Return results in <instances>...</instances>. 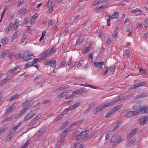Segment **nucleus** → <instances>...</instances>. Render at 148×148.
I'll return each instance as SVG.
<instances>
[{
    "instance_id": "obj_57",
    "label": "nucleus",
    "mask_w": 148,
    "mask_h": 148,
    "mask_svg": "<svg viewBox=\"0 0 148 148\" xmlns=\"http://www.w3.org/2000/svg\"><path fill=\"white\" fill-rule=\"evenodd\" d=\"M83 61L80 60L78 64L77 65V68H79L80 67V66L82 65L83 64Z\"/></svg>"
},
{
    "instance_id": "obj_25",
    "label": "nucleus",
    "mask_w": 148,
    "mask_h": 148,
    "mask_svg": "<svg viewBox=\"0 0 148 148\" xmlns=\"http://www.w3.org/2000/svg\"><path fill=\"white\" fill-rule=\"evenodd\" d=\"M119 17V14L118 12H116L111 16V18L112 19H116Z\"/></svg>"
},
{
    "instance_id": "obj_28",
    "label": "nucleus",
    "mask_w": 148,
    "mask_h": 148,
    "mask_svg": "<svg viewBox=\"0 0 148 148\" xmlns=\"http://www.w3.org/2000/svg\"><path fill=\"white\" fill-rule=\"evenodd\" d=\"M37 14H35L31 17L30 21V23L31 24H32L34 22L35 19L37 18Z\"/></svg>"
},
{
    "instance_id": "obj_55",
    "label": "nucleus",
    "mask_w": 148,
    "mask_h": 148,
    "mask_svg": "<svg viewBox=\"0 0 148 148\" xmlns=\"http://www.w3.org/2000/svg\"><path fill=\"white\" fill-rule=\"evenodd\" d=\"M139 72L142 73H146L145 71L143 69V68H139Z\"/></svg>"
},
{
    "instance_id": "obj_45",
    "label": "nucleus",
    "mask_w": 148,
    "mask_h": 148,
    "mask_svg": "<svg viewBox=\"0 0 148 148\" xmlns=\"http://www.w3.org/2000/svg\"><path fill=\"white\" fill-rule=\"evenodd\" d=\"M17 35H18V33H17V32H14V33L13 34V36L12 37V39L13 40H15L16 39V38L17 36Z\"/></svg>"
},
{
    "instance_id": "obj_9",
    "label": "nucleus",
    "mask_w": 148,
    "mask_h": 148,
    "mask_svg": "<svg viewBox=\"0 0 148 148\" xmlns=\"http://www.w3.org/2000/svg\"><path fill=\"white\" fill-rule=\"evenodd\" d=\"M115 138L113 137L111 138L110 142L111 143H113L114 142L113 144L114 145H116L122 141L123 139V137L122 136L120 137L117 140H115Z\"/></svg>"
},
{
    "instance_id": "obj_7",
    "label": "nucleus",
    "mask_w": 148,
    "mask_h": 148,
    "mask_svg": "<svg viewBox=\"0 0 148 148\" xmlns=\"http://www.w3.org/2000/svg\"><path fill=\"white\" fill-rule=\"evenodd\" d=\"M33 102L34 101L31 99L27 100L22 103V107L24 108H27V109L32 104Z\"/></svg>"
},
{
    "instance_id": "obj_5",
    "label": "nucleus",
    "mask_w": 148,
    "mask_h": 148,
    "mask_svg": "<svg viewBox=\"0 0 148 148\" xmlns=\"http://www.w3.org/2000/svg\"><path fill=\"white\" fill-rule=\"evenodd\" d=\"M122 106V105L116 106L114 108L110 110V112L108 113L106 116V118H108L112 115L114 114L115 112L120 109Z\"/></svg>"
},
{
    "instance_id": "obj_60",
    "label": "nucleus",
    "mask_w": 148,
    "mask_h": 148,
    "mask_svg": "<svg viewBox=\"0 0 148 148\" xmlns=\"http://www.w3.org/2000/svg\"><path fill=\"white\" fill-rule=\"evenodd\" d=\"M40 117L41 115L40 114H38L36 116L34 119L38 121V120L40 118Z\"/></svg>"
},
{
    "instance_id": "obj_16",
    "label": "nucleus",
    "mask_w": 148,
    "mask_h": 148,
    "mask_svg": "<svg viewBox=\"0 0 148 148\" xmlns=\"http://www.w3.org/2000/svg\"><path fill=\"white\" fill-rule=\"evenodd\" d=\"M70 130H69L66 129L65 130H64V132H62L60 135V139H63V140H64V137L69 132Z\"/></svg>"
},
{
    "instance_id": "obj_39",
    "label": "nucleus",
    "mask_w": 148,
    "mask_h": 148,
    "mask_svg": "<svg viewBox=\"0 0 148 148\" xmlns=\"http://www.w3.org/2000/svg\"><path fill=\"white\" fill-rule=\"evenodd\" d=\"M24 108L21 110V112L18 114V116H21L27 110V108Z\"/></svg>"
},
{
    "instance_id": "obj_52",
    "label": "nucleus",
    "mask_w": 148,
    "mask_h": 148,
    "mask_svg": "<svg viewBox=\"0 0 148 148\" xmlns=\"http://www.w3.org/2000/svg\"><path fill=\"white\" fill-rule=\"evenodd\" d=\"M93 55L92 53H90L88 56V59L89 60L91 59V63L92 62Z\"/></svg>"
},
{
    "instance_id": "obj_64",
    "label": "nucleus",
    "mask_w": 148,
    "mask_h": 148,
    "mask_svg": "<svg viewBox=\"0 0 148 148\" xmlns=\"http://www.w3.org/2000/svg\"><path fill=\"white\" fill-rule=\"evenodd\" d=\"M29 143L27 141L25 144L22 146L21 148H25L28 145Z\"/></svg>"
},
{
    "instance_id": "obj_13",
    "label": "nucleus",
    "mask_w": 148,
    "mask_h": 148,
    "mask_svg": "<svg viewBox=\"0 0 148 148\" xmlns=\"http://www.w3.org/2000/svg\"><path fill=\"white\" fill-rule=\"evenodd\" d=\"M94 132V131L92 130L89 131L86 135L83 138V142L87 140L89 137L92 135Z\"/></svg>"
},
{
    "instance_id": "obj_14",
    "label": "nucleus",
    "mask_w": 148,
    "mask_h": 148,
    "mask_svg": "<svg viewBox=\"0 0 148 148\" xmlns=\"http://www.w3.org/2000/svg\"><path fill=\"white\" fill-rule=\"evenodd\" d=\"M51 54H50V53L49 50L46 51L44 53L41 55V60H45L46 57L49 56Z\"/></svg>"
},
{
    "instance_id": "obj_10",
    "label": "nucleus",
    "mask_w": 148,
    "mask_h": 148,
    "mask_svg": "<svg viewBox=\"0 0 148 148\" xmlns=\"http://www.w3.org/2000/svg\"><path fill=\"white\" fill-rule=\"evenodd\" d=\"M56 64V61L54 59H51L49 61L46 62H45V65H49L51 67H54Z\"/></svg>"
},
{
    "instance_id": "obj_2",
    "label": "nucleus",
    "mask_w": 148,
    "mask_h": 148,
    "mask_svg": "<svg viewBox=\"0 0 148 148\" xmlns=\"http://www.w3.org/2000/svg\"><path fill=\"white\" fill-rule=\"evenodd\" d=\"M133 95L132 94H130L128 95L121 97V98L119 99L118 100H115L110 102L103 103L101 105L97 106L94 109L93 111L92 114H97L101 111L104 109L105 108L112 106L118 101L123 99H126L128 98L133 97Z\"/></svg>"
},
{
    "instance_id": "obj_44",
    "label": "nucleus",
    "mask_w": 148,
    "mask_h": 148,
    "mask_svg": "<svg viewBox=\"0 0 148 148\" xmlns=\"http://www.w3.org/2000/svg\"><path fill=\"white\" fill-rule=\"evenodd\" d=\"M38 122L34 118L33 119L30 123L29 124V125H34L36 123Z\"/></svg>"
},
{
    "instance_id": "obj_58",
    "label": "nucleus",
    "mask_w": 148,
    "mask_h": 148,
    "mask_svg": "<svg viewBox=\"0 0 148 148\" xmlns=\"http://www.w3.org/2000/svg\"><path fill=\"white\" fill-rule=\"evenodd\" d=\"M49 50V52L50 53V54H51L54 53L56 51L55 49H54L53 47L51 48Z\"/></svg>"
},
{
    "instance_id": "obj_26",
    "label": "nucleus",
    "mask_w": 148,
    "mask_h": 148,
    "mask_svg": "<svg viewBox=\"0 0 148 148\" xmlns=\"http://www.w3.org/2000/svg\"><path fill=\"white\" fill-rule=\"evenodd\" d=\"M63 141V139L62 138L58 140L55 145V148H60V145Z\"/></svg>"
},
{
    "instance_id": "obj_29",
    "label": "nucleus",
    "mask_w": 148,
    "mask_h": 148,
    "mask_svg": "<svg viewBox=\"0 0 148 148\" xmlns=\"http://www.w3.org/2000/svg\"><path fill=\"white\" fill-rule=\"evenodd\" d=\"M18 96V94H15L11 97H10V98L8 99L7 100V101H11V100H13L16 98H17Z\"/></svg>"
},
{
    "instance_id": "obj_43",
    "label": "nucleus",
    "mask_w": 148,
    "mask_h": 148,
    "mask_svg": "<svg viewBox=\"0 0 148 148\" xmlns=\"http://www.w3.org/2000/svg\"><path fill=\"white\" fill-rule=\"evenodd\" d=\"M45 131L44 129H41L39 130V132L37 133V135L38 136H40Z\"/></svg>"
},
{
    "instance_id": "obj_20",
    "label": "nucleus",
    "mask_w": 148,
    "mask_h": 148,
    "mask_svg": "<svg viewBox=\"0 0 148 148\" xmlns=\"http://www.w3.org/2000/svg\"><path fill=\"white\" fill-rule=\"evenodd\" d=\"M9 42V39L7 37L5 38L2 39L0 41L1 43L3 45H4L8 44Z\"/></svg>"
},
{
    "instance_id": "obj_49",
    "label": "nucleus",
    "mask_w": 148,
    "mask_h": 148,
    "mask_svg": "<svg viewBox=\"0 0 148 148\" xmlns=\"http://www.w3.org/2000/svg\"><path fill=\"white\" fill-rule=\"evenodd\" d=\"M53 6H51L50 8L48 11V13L50 14L53 11Z\"/></svg>"
},
{
    "instance_id": "obj_42",
    "label": "nucleus",
    "mask_w": 148,
    "mask_h": 148,
    "mask_svg": "<svg viewBox=\"0 0 148 148\" xmlns=\"http://www.w3.org/2000/svg\"><path fill=\"white\" fill-rule=\"evenodd\" d=\"M26 39V36L25 35H23V37L21 40L20 43L21 44H22L25 41Z\"/></svg>"
},
{
    "instance_id": "obj_3",
    "label": "nucleus",
    "mask_w": 148,
    "mask_h": 148,
    "mask_svg": "<svg viewBox=\"0 0 148 148\" xmlns=\"http://www.w3.org/2000/svg\"><path fill=\"white\" fill-rule=\"evenodd\" d=\"M89 90V89H87L83 87L73 92L72 93L71 95L73 97L75 96L76 95L80 93L87 92Z\"/></svg>"
},
{
    "instance_id": "obj_35",
    "label": "nucleus",
    "mask_w": 148,
    "mask_h": 148,
    "mask_svg": "<svg viewBox=\"0 0 148 148\" xmlns=\"http://www.w3.org/2000/svg\"><path fill=\"white\" fill-rule=\"evenodd\" d=\"M63 116V114H60L57 117L54 119V121H59Z\"/></svg>"
},
{
    "instance_id": "obj_50",
    "label": "nucleus",
    "mask_w": 148,
    "mask_h": 148,
    "mask_svg": "<svg viewBox=\"0 0 148 148\" xmlns=\"http://www.w3.org/2000/svg\"><path fill=\"white\" fill-rule=\"evenodd\" d=\"M120 126L119 123H118L114 128L113 130H112V132L116 130L117 128H118Z\"/></svg>"
},
{
    "instance_id": "obj_56",
    "label": "nucleus",
    "mask_w": 148,
    "mask_h": 148,
    "mask_svg": "<svg viewBox=\"0 0 148 148\" xmlns=\"http://www.w3.org/2000/svg\"><path fill=\"white\" fill-rule=\"evenodd\" d=\"M118 34V33L115 31H114L112 34V36L113 37L116 38Z\"/></svg>"
},
{
    "instance_id": "obj_63",
    "label": "nucleus",
    "mask_w": 148,
    "mask_h": 148,
    "mask_svg": "<svg viewBox=\"0 0 148 148\" xmlns=\"http://www.w3.org/2000/svg\"><path fill=\"white\" fill-rule=\"evenodd\" d=\"M10 110L8 108L5 110V114H6L8 113H9V112H11Z\"/></svg>"
},
{
    "instance_id": "obj_59",
    "label": "nucleus",
    "mask_w": 148,
    "mask_h": 148,
    "mask_svg": "<svg viewBox=\"0 0 148 148\" xmlns=\"http://www.w3.org/2000/svg\"><path fill=\"white\" fill-rule=\"evenodd\" d=\"M38 61V60L36 59V58H34L33 60V62H32L33 63V65H34V64H35Z\"/></svg>"
},
{
    "instance_id": "obj_47",
    "label": "nucleus",
    "mask_w": 148,
    "mask_h": 148,
    "mask_svg": "<svg viewBox=\"0 0 148 148\" xmlns=\"http://www.w3.org/2000/svg\"><path fill=\"white\" fill-rule=\"evenodd\" d=\"M126 56L127 58H128L130 56V51L129 49H126L125 50Z\"/></svg>"
},
{
    "instance_id": "obj_12",
    "label": "nucleus",
    "mask_w": 148,
    "mask_h": 148,
    "mask_svg": "<svg viewBox=\"0 0 148 148\" xmlns=\"http://www.w3.org/2000/svg\"><path fill=\"white\" fill-rule=\"evenodd\" d=\"M33 54L31 53H24L23 56V59L24 60L27 61L32 59L31 56H32Z\"/></svg>"
},
{
    "instance_id": "obj_46",
    "label": "nucleus",
    "mask_w": 148,
    "mask_h": 148,
    "mask_svg": "<svg viewBox=\"0 0 148 148\" xmlns=\"http://www.w3.org/2000/svg\"><path fill=\"white\" fill-rule=\"evenodd\" d=\"M21 53H18L15 55L14 57L16 59H18L21 58Z\"/></svg>"
},
{
    "instance_id": "obj_51",
    "label": "nucleus",
    "mask_w": 148,
    "mask_h": 148,
    "mask_svg": "<svg viewBox=\"0 0 148 148\" xmlns=\"http://www.w3.org/2000/svg\"><path fill=\"white\" fill-rule=\"evenodd\" d=\"M115 68V66L114 65H111L109 69V70L110 71H113L114 69Z\"/></svg>"
},
{
    "instance_id": "obj_53",
    "label": "nucleus",
    "mask_w": 148,
    "mask_h": 148,
    "mask_svg": "<svg viewBox=\"0 0 148 148\" xmlns=\"http://www.w3.org/2000/svg\"><path fill=\"white\" fill-rule=\"evenodd\" d=\"M5 56V53L4 52H2L0 55V59H2L4 58Z\"/></svg>"
},
{
    "instance_id": "obj_54",
    "label": "nucleus",
    "mask_w": 148,
    "mask_h": 148,
    "mask_svg": "<svg viewBox=\"0 0 148 148\" xmlns=\"http://www.w3.org/2000/svg\"><path fill=\"white\" fill-rule=\"evenodd\" d=\"M81 103H76L73 104V105L74 108H76L77 107H78L80 105Z\"/></svg>"
},
{
    "instance_id": "obj_18",
    "label": "nucleus",
    "mask_w": 148,
    "mask_h": 148,
    "mask_svg": "<svg viewBox=\"0 0 148 148\" xmlns=\"http://www.w3.org/2000/svg\"><path fill=\"white\" fill-rule=\"evenodd\" d=\"M88 130L87 129H85V130L81 133L80 135L77 138H76V141H77L80 139L83 136L86 134Z\"/></svg>"
},
{
    "instance_id": "obj_48",
    "label": "nucleus",
    "mask_w": 148,
    "mask_h": 148,
    "mask_svg": "<svg viewBox=\"0 0 148 148\" xmlns=\"http://www.w3.org/2000/svg\"><path fill=\"white\" fill-rule=\"evenodd\" d=\"M16 105V103H14L13 104V106H12L10 107H9L8 108L11 111H12L14 109L15 107V106Z\"/></svg>"
},
{
    "instance_id": "obj_32",
    "label": "nucleus",
    "mask_w": 148,
    "mask_h": 148,
    "mask_svg": "<svg viewBox=\"0 0 148 148\" xmlns=\"http://www.w3.org/2000/svg\"><path fill=\"white\" fill-rule=\"evenodd\" d=\"M12 26V23H11L6 28V30H5V32L6 34H8L9 32V31L11 29Z\"/></svg>"
},
{
    "instance_id": "obj_4",
    "label": "nucleus",
    "mask_w": 148,
    "mask_h": 148,
    "mask_svg": "<svg viewBox=\"0 0 148 148\" xmlns=\"http://www.w3.org/2000/svg\"><path fill=\"white\" fill-rule=\"evenodd\" d=\"M122 106V105L116 106L114 108L110 110V112L108 113L106 116V118H108L112 115L114 114L115 112L120 109Z\"/></svg>"
},
{
    "instance_id": "obj_17",
    "label": "nucleus",
    "mask_w": 148,
    "mask_h": 148,
    "mask_svg": "<svg viewBox=\"0 0 148 148\" xmlns=\"http://www.w3.org/2000/svg\"><path fill=\"white\" fill-rule=\"evenodd\" d=\"M69 123L67 121L64 123L57 128V131H56V132L60 131L64 128Z\"/></svg>"
},
{
    "instance_id": "obj_34",
    "label": "nucleus",
    "mask_w": 148,
    "mask_h": 148,
    "mask_svg": "<svg viewBox=\"0 0 148 148\" xmlns=\"http://www.w3.org/2000/svg\"><path fill=\"white\" fill-rule=\"evenodd\" d=\"M19 68V66H16L15 67L12 68L11 70L9 71V73H12L16 71L17 69Z\"/></svg>"
},
{
    "instance_id": "obj_24",
    "label": "nucleus",
    "mask_w": 148,
    "mask_h": 148,
    "mask_svg": "<svg viewBox=\"0 0 148 148\" xmlns=\"http://www.w3.org/2000/svg\"><path fill=\"white\" fill-rule=\"evenodd\" d=\"M137 131V129H135L133 130L132 132H131V133L130 134V135H129L127 138V139H129L130 138L133 137V136H134V135L135 134V133Z\"/></svg>"
},
{
    "instance_id": "obj_61",
    "label": "nucleus",
    "mask_w": 148,
    "mask_h": 148,
    "mask_svg": "<svg viewBox=\"0 0 148 148\" xmlns=\"http://www.w3.org/2000/svg\"><path fill=\"white\" fill-rule=\"evenodd\" d=\"M24 1L25 0H20L17 3V5L18 6H20Z\"/></svg>"
},
{
    "instance_id": "obj_21",
    "label": "nucleus",
    "mask_w": 148,
    "mask_h": 148,
    "mask_svg": "<svg viewBox=\"0 0 148 148\" xmlns=\"http://www.w3.org/2000/svg\"><path fill=\"white\" fill-rule=\"evenodd\" d=\"M9 79L8 77H6L0 81V86H2L7 82Z\"/></svg>"
},
{
    "instance_id": "obj_40",
    "label": "nucleus",
    "mask_w": 148,
    "mask_h": 148,
    "mask_svg": "<svg viewBox=\"0 0 148 148\" xmlns=\"http://www.w3.org/2000/svg\"><path fill=\"white\" fill-rule=\"evenodd\" d=\"M14 134L12 133L10 134L9 135L6 137V140L8 141L10 140L14 136Z\"/></svg>"
},
{
    "instance_id": "obj_23",
    "label": "nucleus",
    "mask_w": 148,
    "mask_h": 148,
    "mask_svg": "<svg viewBox=\"0 0 148 148\" xmlns=\"http://www.w3.org/2000/svg\"><path fill=\"white\" fill-rule=\"evenodd\" d=\"M103 1H101V0H95L92 3V6H95L96 5L101 3Z\"/></svg>"
},
{
    "instance_id": "obj_6",
    "label": "nucleus",
    "mask_w": 148,
    "mask_h": 148,
    "mask_svg": "<svg viewBox=\"0 0 148 148\" xmlns=\"http://www.w3.org/2000/svg\"><path fill=\"white\" fill-rule=\"evenodd\" d=\"M36 111L34 110L28 113L25 116L24 118V121H27L29 119H31L36 114Z\"/></svg>"
},
{
    "instance_id": "obj_41",
    "label": "nucleus",
    "mask_w": 148,
    "mask_h": 148,
    "mask_svg": "<svg viewBox=\"0 0 148 148\" xmlns=\"http://www.w3.org/2000/svg\"><path fill=\"white\" fill-rule=\"evenodd\" d=\"M112 42V41L111 40V38L109 37L108 39L106 41V45H110Z\"/></svg>"
},
{
    "instance_id": "obj_31",
    "label": "nucleus",
    "mask_w": 148,
    "mask_h": 148,
    "mask_svg": "<svg viewBox=\"0 0 148 148\" xmlns=\"http://www.w3.org/2000/svg\"><path fill=\"white\" fill-rule=\"evenodd\" d=\"M33 66V63L32 62H27L25 64L24 66V68L25 69H26L27 67H30V66Z\"/></svg>"
},
{
    "instance_id": "obj_33",
    "label": "nucleus",
    "mask_w": 148,
    "mask_h": 148,
    "mask_svg": "<svg viewBox=\"0 0 148 148\" xmlns=\"http://www.w3.org/2000/svg\"><path fill=\"white\" fill-rule=\"evenodd\" d=\"M20 21L17 18L15 20L14 22V28H16L19 25Z\"/></svg>"
},
{
    "instance_id": "obj_11",
    "label": "nucleus",
    "mask_w": 148,
    "mask_h": 148,
    "mask_svg": "<svg viewBox=\"0 0 148 148\" xmlns=\"http://www.w3.org/2000/svg\"><path fill=\"white\" fill-rule=\"evenodd\" d=\"M93 66L96 68H99V69H102V66L104 64L103 62H98L95 61L93 62Z\"/></svg>"
},
{
    "instance_id": "obj_8",
    "label": "nucleus",
    "mask_w": 148,
    "mask_h": 148,
    "mask_svg": "<svg viewBox=\"0 0 148 148\" xmlns=\"http://www.w3.org/2000/svg\"><path fill=\"white\" fill-rule=\"evenodd\" d=\"M138 123L140 125H144L148 122V116H141L138 119Z\"/></svg>"
},
{
    "instance_id": "obj_19",
    "label": "nucleus",
    "mask_w": 148,
    "mask_h": 148,
    "mask_svg": "<svg viewBox=\"0 0 148 148\" xmlns=\"http://www.w3.org/2000/svg\"><path fill=\"white\" fill-rule=\"evenodd\" d=\"M108 4L107 2H105L103 3L100 6L97 7L94 9L95 11L99 10L103 8Z\"/></svg>"
},
{
    "instance_id": "obj_15",
    "label": "nucleus",
    "mask_w": 148,
    "mask_h": 148,
    "mask_svg": "<svg viewBox=\"0 0 148 148\" xmlns=\"http://www.w3.org/2000/svg\"><path fill=\"white\" fill-rule=\"evenodd\" d=\"M145 84V82H142L136 84V85L132 86V87L130 88V89H132L137 88L138 87L142 86L144 85Z\"/></svg>"
},
{
    "instance_id": "obj_1",
    "label": "nucleus",
    "mask_w": 148,
    "mask_h": 148,
    "mask_svg": "<svg viewBox=\"0 0 148 148\" xmlns=\"http://www.w3.org/2000/svg\"><path fill=\"white\" fill-rule=\"evenodd\" d=\"M134 111H127L125 116L130 118L138 115L139 114H146L148 113V106L146 105H134L132 108Z\"/></svg>"
},
{
    "instance_id": "obj_38",
    "label": "nucleus",
    "mask_w": 148,
    "mask_h": 148,
    "mask_svg": "<svg viewBox=\"0 0 148 148\" xmlns=\"http://www.w3.org/2000/svg\"><path fill=\"white\" fill-rule=\"evenodd\" d=\"M112 134V131H108L106 133V136L105 137V140H107L109 137V135Z\"/></svg>"
},
{
    "instance_id": "obj_37",
    "label": "nucleus",
    "mask_w": 148,
    "mask_h": 148,
    "mask_svg": "<svg viewBox=\"0 0 148 148\" xmlns=\"http://www.w3.org/2000/svg\"><path fill=\"white\" fill-rule=\"evenodd\" d=\"M148 95H146V93H143V94L140 95H138L137 96V97L135 99H138L139 98H142L145 97L147 96Z\"/></svg>"
},
{
    "instance_id": "obj_62",
    "label": "nucleus",
    "mask_w": 148,
    "mask_h": 148,
    "mask_svg": "<svg viewBox=\"0 0 148 148\" xmlns=\"http://www.w3.org/2000/svg\"><path fill=\"white\" fill-rule=\"evenodd\" d=\"M110 17L108 18L107 20V24L108 26H109L110 25Z\"/></svg>"
},
{
    "instance_id": "obj_27",
    "label": "nucleus",
    "mask_w": 148,
    "mask_h": 148,
    "mask_svg": "<svg viewBox=\"0 0 148 148\" xmlns=\"http://www.w3.org/2000/svg\"><path fill=\"white\" fill-rule=\"evenodd\" d=\"M135 140V139L134 138H133L129 141L128 143L127 144L126 146L128 147L131 146L132 145Z\"/></svg>"
},
{
    "instance_id": "obj_30",
    "label": "nucleus",
    "mask_w": 148,
    "mask_h": 148,
    "mask_svg": "<svg viewBox=\"0 0 148 148\" xmlns=\"http://www.w3.org/2000/svg\"><path fill=\"white\" fill-rule=\"evenodd\" d=\"M21 123V122H20L17 125H16L13 126V128L12 129V132H15L16 130L17 129V128L20 125Z\"/></svg>"
},
{
    "instance_id": "obj_22",
    "label": "nucleus",
    "mask_w": 148,
    "mask_h": 148,
    "mask_svg": "<svg viewBox=\"0 0 148 148\" xmlns=\"http://www.w3.org/2000/svg\"><path fill=\"white\" fill-rule=\"evenodd\" d=\"M68 94V92L66 91H64L61 94L57 96V98H60L62 97L65 96V95Z\"/></svg>"
},
{
    "instance_id": "obj_36",
    "label": "nucleus",
    "mask_w": 148,
    "mask_h": 148,
    "mask_svg": "<svg viewBox=\"0 0 148 148\" xmlns=\"http://www.w3.org/2000/svg\"><path fill=\"white\" fill-rule=\"evenodd\" d=\"M90 49V47L89 46L85 47L83 50V54H84L85 53H88Z\"/></svg>"
}]
</instances>
